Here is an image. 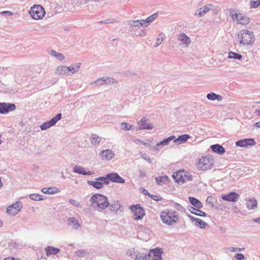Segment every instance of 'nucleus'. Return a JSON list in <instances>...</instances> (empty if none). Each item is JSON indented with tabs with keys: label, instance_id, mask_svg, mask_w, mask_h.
<instances>
[{
	"label": "nucleus",
	"instance_id": "obj_1",
	"mask_svg": "<svg viewBox=\"0 0 260 260\" xmlns=\"http://www.w3.org/2000/svg\"><path fill=\"white\" fill-rule=\"evenodd\" d=\"M160 217L164 223L169 226L176 223L179 218L176 211L169 210L161 212Z\"/></svg>",
	"mask_w": 260,
	"mask_h": 260
},
{
	"label": "nucleus",
	"instance_id": "obj_2",
	"mask_svg": "<svg viewBox=\"0 0 260 260\" xmlns=\"http://www.w3.org/2000/svg\"><path fill=\"white\" fill-rule=\"evenodd\" d=\"M90 202H92L93 207L96 206L102 210L105 209L109 206L107 198L102 194L95 193L93 194L90 199Z\"/></svg>",
	"mask_w": 260,
	"mask_h": 260
},
{
	"label": "nucleus",
	"instance_id": "obj_3",
	"mask_svg": "<svg viewBox=\"0 0 260 260\" xmlns=\"http://www.w3.org/2000/svg\"><path fill=\"white\" fill-rule=\"evenodd\" d=\"M238 36L239 43L243 45H251L255 41L254 33L247 29L241 30Z\"/></svg>",
	"mask_w": 260,
	"mask_h": 260
},
{
	"label": "nucleus",
	"instance_id": "obj_4",
	"mask_svg": "<svg viewBox=\"0 0 260 260\" xmlns=\"http://www.w3.org/2000/svg\"><path fill=\"white\" fill-rule=\"evenodd\" d=\"M213 162L214 159L212 156H206L200 158L197 166L199 169L206 171L212 168Z\"/></svg>",
	"mask_w": 260,
	"mask_h": 260
},
{
	"label": "nucleus",
	"instance_id": "obj_5",
	"mask_svg": "<svg viewBox=\"0 0 260 260\" xmlns=\"http://www.w3.org/2000/svg\"><path fill=\"white\" fill-rule=\"evenodd\" d=\"M29 13L32 19L38 20L43 17L45 12L44 8L41 6L34 5L31 8Z\"/></svg>",
	"mask_w": 260,
	"mask_h": 260
},
{
	"label": "nucleus",
	"instance_id": "obj_6",
	"mask_svg": "<svg viewBox=\"0 0 260 260\" xmlns=\"http://www.w3.org/2000/svg\"><path fill=\"white\" fill-rule=\"evenodd\" d=\"M230 15L233 20H237L238 23L242 25H246L250 23V19L248 17L241 13H233V11L230 13Z\"/></svg>",
	"mask_w": 260,
	"mask_h": 260
},
{
	"label": "nucleus",
	"instance_id": "obj_7",
	"mask_svg": "<svg viewBox=\"0 0 260 260\" xmlns=\"http://www.w3.org/2000/svg\"><path fill=\"white\" fill-rule=\"evenodd\" d=\"M131 209L134 213L133 218L135 220L141 219L145 215L144 208L141 207L139 204L131 206Z\"/></svg>",
	"mask_w": 260,
	"mask_h": 260
},
{
	"label": "nucleus",
	"instance_id": "obj_8",
	"mask_svg": "<svg viewBox=\"0 0 260 260\" xmlns=\"http://www.w3.org/2000/svg\"><path fill=\"white\" fill-rule=\"evenodd\" d=\"M22 208V203L21 202H17L7 208V213L10 215L14 216L21 210Z\"/></svg>",
	"mask_w": 260,
	"mask_h": 260
},
{
	"label": "nucleus",
	"instance_id": "obj_9",
	"mask_svg": "<svg viewBox=\"0 0 260 260\" xmlns=\"http://www.w3.org/2000/svg\"><path fill=\"white\" fill-rule=\"evenodd\" d=\"M62 114H57L55 117L51 118L49 121L43 123L40 125L42 130H46L52 126L54 125L56 122L61 118Z\"/></svg>",
	"mask_w": 260,
	"mask_h": 260
},
{
	"label": "nucleus",
	"instance_id": "obj_10",
	"mask_svg": "<svg viewBox=\"0 0 260 260\" xmlns=\"http://www.w3.org/2000/svg\"><path fill=\"white\" fill-rule=\"evenodd\" d=\"M16 109L15 104L9 103H0V114H5L13 111Z\"/></svg>",
	"mask_w": 260,
	"mask_h": 260
},
{
	"label": "nucleus",
	"instance_id": "obj_11",
	"mask_svg": "<svg viewBox=\"0 0 260 260\" xmlns=\"http://www.w3.org/2000/svg\"><path fill=\"white\" fill-rule=\"evenodd\" d=\"M177 40L181 42L180 45H184L186 47H188L191 43L190 38L184 32L179 34Z\"/></svg>",
	"mask_w": 260,
	"mask_h": 260
},
{
	"label": "nucleus",
	"instance_id": "obj_12",
	"mask_svg": "<svg viewBox=\"0 0 260 260\" xmlns=\"http://www.w3.org/2000/svg\"><path fill=\"white\" fill-rule=\"evenodd\" d=\"M255 142L253 139L249 138L238 140L236 142V145L238 147H244L248 146H254Z\"/></svg>",
	"mask_w": 260,
	"mask_h": 260
},
{
	"label": "nucleus",
	"instance_id": "obj_13",
	"mask_svg": "<svg viewBox=\"0 0 260 260\" xmlns=\"http://www.w3.org/2000/svg\"><path fill=\"white\" fill-rule=\"evenodd\" d=\"M107 178L109 180V182L110 181L116 182V183H124L125 180L121 177L117 173H111L107 174Z\"/></svg>",
	"mask_w": 260,
	"mask_h": 260
},
{
	"label": "nucleus",
	"instance_id": "obj_14",
	"mask_svg": "<svg viewBox=\"0 0 260 260\" xmlns=\"http://www.w3.org/2000/svg\"><path fill=\"white\" fill-rule=\"evenodd\" d=\"M148 120L145 117H143L138 122L139 126V129H151L153 128V125L152 123H148Z\"/></svg>",
	"mask_w": 260,
	"mask_h": 260
},
{
	"label": "nucleus",
	"instance_id": "obj_15",
	"mask_svg": "<svg viewBox=\"0 0 260 260\" xmlns=\"http://www.w3.org/2000/svg\"><path fill=\"white\" fill-rule=\"evenodd\" d=\"M240 196L235 192H230L228 194H223L221 196V199L224 201L228 202H235L237 201Z\"/></svg>",
	"mask_w": 260,
	"mask_h": 260
},
{
	"label": "nucleus",
	"instance_id": "obj_16",
	"mask_svg": "<svg viewBox=\"0 0 260 260\" xmlns=\"http://www.w3.org/2000/svg\"><path fill=\"white\" fill-rule=\"evenodd\" d=\"M188 217L192 222L195 221L194 224L196 226L201 229H204L208 225L206 222L200 218H196L190 215H188Z\"/></svg>",
	"mask_w": 260,
	"mask_h": 260
},
{
	"label": "nucleus",
	"instance_id": "obj_17",
	"mask_svg": "<svg viewBox=\"0 0 260 260\" xmlns=\"http://www.w3.org/2000/svg\"><path fill=\"white\" fill-rule=\"evenodd\" d=\"M115 82V80L110 77H107L106 78L103 77L99 78L95 81L93 83L96 85H103L104 84H113Z\"/></svg>",
	"mask_w": 260,
	"mask_h": 260
},
{
	"label": "nucleus",
	"instance_id": "obj_18",
	"mask_svg": "<svg viewBox=\"0 0 260 260\" xmlns=\"http://www.w3.org/2000/svg\"><path fill=\"white\" fill-rule=\"evenodd\" d=\"M175 136H171L166 139H165L164 140L160 141L159 143H157L155 146L153 147V149H155L156 150H159V149L158 148V146L162 145V146H166L169 144V142L172 141L174 140L175 139Z\"/></svg>",
	"mask_w": 260,
	"mask_h": 260
},
{
	"label": "nucleus",
	"instance_id": "obj_19",
	"mask_svg": "<svg viewBox=\"0 0 260 260\" xmlns=\"http://www.w3.org/2000/svg\"><path fill=\"white\" fill-rule=\"evenodd\" d=\"M73 172L83 175H91L93 174V172L91 171H85L84 168L77 165L74 167Z\"/></svg>",
	"mask_w": 260,
	"mask_h": 260
},
{
	"label": "nucleus",
	"instance_id": "obj_20",
	"mask_svg": "<svg viewBox=\"0 0 260 260\" xmlns=\"http://www.w3.org/2000/svg\"><path fill=\"white\" fill-rule=\"evenodd\" d=\"M100 155L103 157V158L107 160L111 159L114 156V152L110 149L103 150L100 153Z\"/></svg>",
	"mask_w": 260,
	"mask_h": 260
},
{
	"label": "nucleus",
	"instance_id": "obj_21",
	"mask_svg": "<svg viewBox=\"0 0 260 260\" xmlns=\"http://www.w3.org/2000/svg\"><path fill=\"white\" fill-rule=\"evenodd\" d=\"M184 174H185L184 171H179L174 173L172 177L177 183H184V179H183V175Z\"/></svg>",
	"mask_w": 260,
	"mask_h": 260
},
{
	"label": "nucleus",
	"instance_id": "obj_22",
	"mask_svg": "<svg viewBox=\"0 0 260 260\" xmlns=\"http://www.w3.org/2000/svg\"><path fill=\"white\" fill-rule=\"evenodd\" d=\"M210 148L212 151L218 154H223L225 152L224 148L218 144L211 145Z\"/></svg>",
	"mask_w": 260,
	"mask_h": 260
},
{
	"label": "nucleus",
	"instance_id": "obj_23",
	"mask_svg": "<svg viewBox=\"0 0 260 260\" xmlns=\"http://www.w3.org/2000/svg\"><path fill=\"white\" fill-rule=\"evenodd\" d=\"M190 138L188 134H184L179 136L177 138L174 139V142L177 145L185 143Z\"/></svg>",
	"mask_w": 260,
	"mask_h": 260
},
{
	"label": "nucleus",
	"instance_id": "obj_24",
	"mask_svg": "<svg viewBox=\"0 0 260 260\" xmlns=\"http://www.w3.org/2000/svg\"><path fill=\"white\" fill-rule=\"evenodd\" d=\"M246 207L248 209H254L257 207V200L254 198H249L246 200Z\"/></svg>",
	"mask_w": 260,
	"mask_h": 260
},
{
	"label": "nucleus",
	"instance_id": "obj_25",
	"mask_svg": "<svg viewBox=\"0 0 260 260\" xmlns=\"http://www.w3.org/2000/svg\"><path fill=\"white\" fill-rule=\"evenodd\" d=\"M161 254V249L156 248H154V249L150 250V251L149 252L148 254H147V256H148V258H150L151 254H153V257L162 259Z\"/></svg>",
	"mask_w": 260,
	"mask_h": 260
},
{
	"label": "nucleus",
	"instance_id": "obj_26",
	"mask_svg": "<svg viewBox=\"0 0 260 260\" xmlns=\"http://www.w3.org/2000/svg\"><path fill=\"white\" fill-rule=\"evenodd\" d=\"M187 209L191 213H193L196 215L200 216L206 217L207 214L205 212L200 210L199 209H197L194 207L191 206L190 205L187 206Z\"/></svg>",
	"mask_w": 260,
	"mask_h": 260
},
{
	"label": "nucleus",
	"instance_id": "obj_27",
	"mask_svg": "<svg viewBox=\"0 0 260 260\" xmlns=\"http://www.w3.org/2000/svg\"><path fill=\"white\" fill-rule=\"evenodd\" d=\"M109 209L111 211L117 212L120 210V205L118 201H114L111 204L109 203Z\"/></svg>",
	"mask_w": 260,
	"mask_h": 260
},
{
	"label": "nucleus",
	"instance_id": "obj_28",
	"mask_svg": "<svg viewBox=\"0 0 260 260\" xmlns=\"http://www.w3.org/2000/svg\"><path fill=\"white\" fill-rule=\"evenodd\" d=\"M46 254L47 256L50 255L56 254L59 252L60 249L52 246H48L45 248Z\"/></svg>",
	"mask_w": 260,
	"mask_h": 260
},
{
	"label": "nucleus",
	"instance_id": "obj_29",
	"mask_svg": "<svg viewBox=\"0 0 260 260\" xmlns=\"http://www.w3.org/2000/svg\"><path fill=\"white\" fill-rule=\"evenodd\" d=\"M81 65V63L78 62L71 65L68 67V73L70 72L72 74H73L79 71Z\"/></svg>",
	"mask_w": 260,
	"mask_h": 260
},
{
	"label": "nucleus",
	"instance_id": "obj_30",
	"mask_svg": "<svg viewBox=\"0 0 260 260\" xmlns=\"http://www.w3.org/2000/svg\"><path fill=\"white\" fill-rule=\"evenodd\" d=\"M188 199L190 204L196 208H197L198 209H201L203 207L202 203L197 199L189 197Z\"/></svg>",
	"mask_w": 260,
	"mask_h": 260
},
{
	"label": "nucleus",
	"instance_id": "obj_31",
	"mask_svg": "<svg viewBox=\"0 0 260 260\" xmlns=\"http://www.w3.org/2000/svg\"><path fill=\"white\" fill-rule=\"evenodd\" d=\"M56 74L59 75H70L68 73V67L65 66H59L56 70Z\"/></svg>",
	"mask_w": 260,
	"mask_h": 260
},
{
	"label": "nucleus",
	"instance_id": "obj_32",
	"mask_svg": "<svg viewBox=\"0 0 260 260\" xmlns=\"http://www.w3.org/2000/svg\"><path fill=\"white\" fill-rule=\"evenodd\" d=\"M41 191L45 194H53L59 192L58 188L56 187H49V188H43Z\"/></svg>",
	"mask_w": 260,
	"mask_h": 260
},
{
	"label": "nucleus",
	"instance_id": "obj_33",
	"mask_svg": "<svg viewBox=\"0 0 260 260\" xmlns=\"http://www.w3.org/2000/svg\"><path fill=\"white\" fill-rule=\"evenodd\" d=\"M91 143L93 145H99L102 140V138L95 134H92L90 137Z\"/></svg>",
	"mask_w": 260,
	"mask_h": 260
},
{
	"label": "nucleus",
	"instance_id": "obj_34",
	"mask_svg": "<svg viewBox=\"0 0 260 260\" xmlns=\"http://www.w3.org/2000/svg\"><path fill=\"white\" fill-rule=\"evenodd\" d=\"M87 183L88 184L92 186L94 188L96 189H101L104 187V185H103L102 182H100L98 180H95V181L88 180Z\"/></svg>",
	"mask_w": 260,
	"mask_h": 260
},
{
	"label": "nucleus",
	"instance_id": "obj_35",
	"mask_svg": "<svg viewBox=\"0 0 260 260\" xmlns=\"http://www.w3.org/2000/svg\"><path fill=\"white\" fill-rule=\"evenodd\" d=\"M68 224L70 225H72L73 226V228L75 229H77L79 226H80V224L79 221L75 217L69 218L68 219Z\"/></svg>",
	"mask_w": 260,
	"mask_h": 260
},
{
	"label": "nucleus",
	"instance_id": "obj_36",
	"mask_svg": "<svg viewBox=\"0 0 260 260\" xmlns=\"http://www.w3.org/2000/svg\"><path fill=\"white\" fill-rule=\"evenodd\" d=\"M157 13H154L148 17L146 20H143L142 21L144 22V26L146 27L148 26L151 22L153 21L157 18Z\"/></svg>",
	"mask_w": 260,
	"mask_h": 260
},
{
	"label": "nucleus",
	"instance_id": "obj_37",
	"mask_svg": "<svg viewBox=\"0 0 260 260\" xmlns=\"http://www.w3.org/2000/svg\"><path fill=\"white\" fill-rule=\"evenodd\" d=\"M49 54L59 60H63L65 58L64 56L62 54L58 53L53 49L49 52Z\"/></svg>",
	"mask_w": 260,
	"mask_h": 260
},
{
	"label": "nucleus",
	"instance_id": "obj_38",
	"mask_svg": "<svg viewBox=\"0 0 260 260\" xmlns=\"http://www.w3.org/2000/svg\"><path fill=\"white\" fill-rule=\"evenodd\" d=\"M143 19L140 20H129L128 23V25L132 26H138L139 25L144 26V24Z\"/></svg>",
	"mask_w": 260,
	"mask_h": 260
},
{
	"label": "nucleus",
	"instance_id": "obj_39",
	"mask_svg": "<svg viewBox=\"0 0 260 260\" xmlns=\"http://www.w3.org/2000/svg\"><path fill=\"white\" fill-rule=\"evenodd\" d=\"M168 179L169 178L167 176H160L155 178L157 184L160 185L166 183L168 182Z\"/></svg>",
	"mask_w": 260,
	"mask_h": 260
},
{
	"label": "nucleus",
	"instance_id": "obj_40",
	"mask_svg": "<svg viewBox=\"0 0 260 260\" xmlns=\"http://www.w3.org/2000/svg\"><path fill=\"white\" fill-rule=\"evenodd\" d=\"M228 57L229 58H234L236 59L241 60L242 58V55L237 53L230 51L229 53Z\"/></svg>",
	"mask_w": 260,
	"mask_h": 260
},
{
	"label": "nucleus",
	"instance_id": "obj_41",
	"mask_svg": "<svg viewBox=\"0 0 260 260\" xmlns=\"http://www.w3.org/2000/svg\"><path fill=\"white\" fill-rule=\"evenodd\" d=\"M95 180L102 182L103 185H104V184L108 185L110 183L109 180L107 178V174L105 177H99L96 178Z\"/></svg>",
	"mask_w": 260,
	"mask_h": 260
},
{
	"label": "nucleus",
	"instance_id": "obj_42",
	"mask_svg": "<svg viewBox=\"0 0 260 260\" xmlns=\"http://www.w3.org/2000/svg\"><path fill=\"white\" fill-rule=\"evenodd\" d=\"M149 258L147 254L139 253L136 255V258L135 260H149Z\"/></svg>",
	"mask_w": 260,
	"mask_h": 260
},
{
	"label": "nucleus",
	"instance_id": "obj_43",
	"mask_svg": "<svg viewBox=\"0 0 260 260\" xmlns=\"http://www.w3.org/2000/svg\"><path fill=\"white\" fill-rule=\"evenodd\" d=\"M29 198L34 201H41L43 200L42 196L38 193L31 194L29 196Z\"/></svg>",
	"mask_w": 260,
	"mask_h": 260
},
{
	"label": "nucleus",
	"instance_id": "obj_44",
	"mask_svg": "<svg viewBox=\"0 0 260 260\" xmlns=\"http://www.w3.org/2000/svg\"><path fill=\"white\" fill-rule=\"evenodd\" d=\"M214 200L215 199L213 196H209L207 198L206 202L208 205L212 207L214 205Z\"/></svg>",
	"mask_w": 260,
	"mask_h": 260
},
{
	"label": "nucleus",
	"instance_id": "obj_45",
	"mask_svg": "<svg viewBox=\"0 0 260 260\" xmlns=\"http://www.w3.org/2000/svg\"><path fill=\"white\" fill-rule=\"evenodd\" d=\"M76 254L78 256L82 257L86 256V254H88V253L86 250L81 249L76 251Z\"/></svg>",
	"mask_w": 260,
	"mask_h": 260
},
{
	"label": "nucleus",
	"instance_id": "obj_46",
	"mask_svg": "<svg viewBox=\"0 0 260 260\" xmlns=\"http://www.w3.org/2000/svg\"><path fill=\"white\" fill-rule=\"evenodd\" d=\"M141 156L145 160L147 161L149 164H152V160L150 157V156L147 155L146 153H142V152L140 153Z\"/></svg>",
	"mask_w": 260,
	"mask_h": 260
},
{
	"label": "nucleus",
	"instance_id": "obj_47",
	"mask_svg": "<svg viewBox=\"0 0 260 260\" xmlns=\"http://www.w3.org/2000/svg\"><path fill=\"white\" fill-rule=\"evenodd\" d=\"M174 207L181 212H184L186 211L185 208L178 203H175Z\"/></svg>",
	"mask_w": 260,
	"mask_h": 260
},
{
	"label": "nucleus",
	"instance_id": "obj_48",
	"mask_svg": "<svg viewBox=\"0 0 260 260\" xmlns=\"http://www.w3.org/2000/svg\"><path fill=\"white\" fill-rule=\"evenodd\" d=\"M121 124L122 125V128L124 130H130L133 128L132 125H128V124L125 122H122Z\"/></svg>",
	"mask_w": 260,
	"mask_h": 260
},
{
	"label": "nucleus",
	"instance_id": "obj_49",
	"mask_svg": "<svg viewBox=\"0 0 260 260\" xmlns=\"http://www.w3.org/2000/svg\"><path fill=\"white\" fill-rule=\"evenodd\" d=\"M250 8H256L258 7L259 5V2H258V1H251L250 2Z\"/></svg>",
	"mask_w": 260,
	"mask_h": 260
},
{
	"label": "nucleus",
	"instance_id": "obj_50",
	"mask_svg": "<svg viewBox=\"0 0 260 260\" xmlns=\"http://www.w3.org/2000/svg\"><path fill=\"white\" fill-rule=\"evenodd\" d=\"M216 94L214 92L208 93L207 98L209 100L214 101L216 100Z\"/></svg>",
	"mask_w": 260,
	"mask_h": 260
},
{
	"label": "nucleus",
	"instance_id": "obj_51",
	"mask_svg": "<svg viewBox=\"0 0 260 260\" xmlns=\"http://www.w3.org/2000/svg\"><path fill=\"white\" fill-rule=\"evenodd\" d=\"M69 203L71 205L75 206L77 207L81 208V206L80 205V203L74 199H70Z\"/></svg>",
	"mask_w": 260,
	"mask_h": 260
},
{
	"label": "nucleus",
	"instance_id": "obj_52",
	"mask_svg": "<svg viewBox=\"0 0 260 260\" xmlns=\"http://www.w3.org/2000/svg\"><path fill=\"white\" fill-rule=\"evenodd\" d=\"M149 197H150L151 199L155 201H160L162 200V198L159 196L150 194Z\"/></svg>",
	"mask_w": 260,
	"mask_h": 260
},
{
	"label": "nucleus",
	"instance_id": "obj_53",
	"mask_svg": "<svg viewBox=\"0 0 260 260\" xmlns=\"http://www.w3.org/2000/svg\"><path fill=\"white\" fill-rule=\"evenodd\" d=\"M162 41H163V38H162V37L161 36V35H159V36L156 39V44L155 45L154 47H156L158 46L159 45H160L161 44Z\"/></svg>",
	"mask_w": 260,
	"mask_h": 260
},
{
	"label": "nucleus",
	"instance_id": "obj_54",
	"mask_svg": "<svg viewBox=\"0 0 260 260\" xmlns=\"http://www.w3.org/2000/svg\"><path fill=\"white\" fill-rule=\"evenodd\" d=\"M212 5L211 4H208L207 5L205 6L202 8V10H204V13L205 14L208 11L211 9L212 7Z\"/></svg>",
	"mask_w": 260,
	"mask_h": 260
},
{
	"label": "nucleus",
	"instance_id": "obj_55",
	"mask_svg": "<svg viewBox=\"0 0 260 260\" xmlns=\"http://www.w3.org/2000/svg\"><path fill=\"white\" fill-rule=\"evenodd\" d=\"M191 175H189L188 173L186 174V172H185V174L183 175V179H184V182H186L187 181H189L191 179Z\"/></svg>",
	"mask_w": 260,
	"mask_h": 260
},
{
	"label": "nucleus",
	"instance_id": "obj_56",
	"mask_svg": "<svg viewBox=\"0 0 260 260\" xmlns=\"http://www.w3.org/2000/svg\"><path fill=\"white\" fill-rule=\"evenodd\" d=\"M136 36L137 37H144L146 36V32L145 31V29L141 30L140 31H138L137 34H136Z\"/></svg>",
	"mask_w": 260,
	"mask_h": 260
},
{
	"label": "nucleus",
	"instance_id": "obj_57",
	"mask_svg": "<svg viewBox=\"0 0 260 260\" xmlns=\"http://www.w3.org/2000/svg\"><path fill=\"white\" fill-rule=\"evenodd\" d=\"M234 257L238 260H244L245 259L244 255L242 253L236 254Z\"/></svg>",
	"mask_w": 260,
	"mask_h": 260
},
{
	"label": "nucleus",
	"instance_id": "obj_58",
	"mask_svg": "<svg viewBox=\"0 0 260 260\" xmlns=\"http://www.w3.org/2000/svg\"><path fill=\"white\" fill-rule=\"evenodd\" d=\"M202 8H200L198 10H197V11H196V12L195 13L194 15H198L199 16H203L205 15L204 13L203 12H204V10H202Z\"/></svg>",
	"mask_w": 260,
	"mask_h": 260
},
{
	"label": "nucleus",
	"instance_id": "obj_59",
	"mask_svg": "<svg viewBox=\"0 0 260 260\" xmlns=\"http://www.w3.org/2000/svg\"><path fill=\"white\" fill-rule=\"evenodd\" d=\"M56 81H57L56 79L52 78V80L47 81V82H48L47 85H52V84H54V83H56Z\"/></svg>",
	"mask_w": 260,
	"mask_h": 260
},
{
	"label": "nucleus",
	"instance_id": "obj_60",
	"mask_svg": "<svg viewBox=\"0 0 260 260\" xmlns=\"http://www.w3.org/2000/svg\"><path fill=\"white\" fill-rule=\"evenodd\" d=\"M1 14L2 15H8V16H11L12 15L13 13L11 12V11H3L1 13Z\"/></svg>",
	"mask_w": 260,
	"mask_h": 260
},
{
	"label": "nucleus",
	"instance_id": "obj_61",
	"mask_svg": "<svg viewBox=\"0 0 260 260\" xmlns=\"http://www.w3.org/2000/svg\"><path fill=\"white\" fill-rule=\"evenodd\" d=\"M139 172H140V177L141 178H144L146 176V173L144 171L140 170L139 171Z\"/></svg>",
	"mask_w": 260,
	"mask_h": 260
},
{
	"label": "nucleus",
	"instance_id": "obj_62",
	"mask_svg": "<svg viewBox=\"0 0 260 260\" xmlns=\"http://www.w3.org/2000/svg\"><path fill=\"white\" fill-rule=\"evenodd\" d=\"M227 249H228L231 252H236L238 250V248L228 247L227 248Z\"/></svg>",
	"mask_w": 260,
	"mask_h": 260
},
{
	"label": "nucleus",
	"instance_id": "obj_63",
	"mask_svg": "<svg viewBox=\"0 0 260 260\" xmlns=\"http://www.w3.org/2000/svg\"><path fill=\"white\" fill-rule=\"evenodd\" d=\"M142 192L144 194L147 195L148 197H149V196L150 195V193H149L148 191L144 188H143Z\"/></svg>",
	"mask_w": 260,
	"mask_h": 260
},
{
	"label": "nucleus",
	"instance_id": "obj_64",
	"mask_svg": "<svg viewBox=\"0 0 260 260\" xmlns=\"http://www.w3.org/2000/svg\"><path fill=\"white\" fill-rule=\"evenodd\" d=\"M4 260H20V259L19 258L15 259L13 257H7V258H5Z\"/></svg>",
	"mask_w": 260,
	"mask_h": 260
}]
</instances>
